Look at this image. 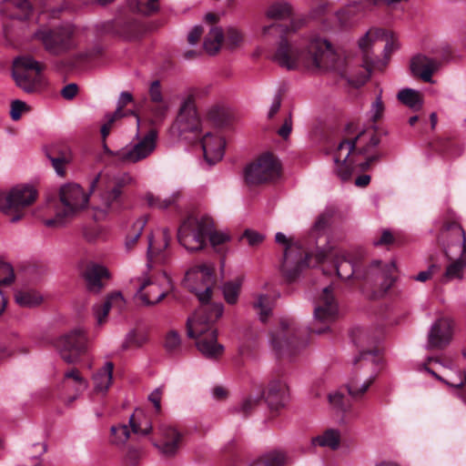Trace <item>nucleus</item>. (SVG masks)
<instances>
[{
	"instance_id": "423d86ee",
	"label": "nucleus",
	"mask_w": 466,
	"mask_h": 466,
	"mask_svg": "<svg viewBox=\"0 0 466 466\" xmlns=\"http://www.w3.org/2000/svg\"><path fill=\"white\" fill-rule=\"evenodd\" d=\"M351 339L359 349L360 355L355 359V364L363 361L370 362L374 367V374L362 384L355 379L350 380L347 385L349 394L355 399L360 398L374 382L382 364L380 350L378 347L379 338L371 336L367 330L357 328L351 332Z\"/></svg>"
},
{
	"instance_id": "e2e57ef3",
	"label": "nucleus",
	"mask_w": 466,
	"mask_h": 466,
	"mask_svg": "<svg viewBox=\"0 0 466 466\" xmlns=\"http://www.w3.org/2000/svg\"><path fill=\"white\" fill-rule=\"evenodd\" d=\"M385 106L381 96H378L371 105V121L373 124L380 121L384 114Z\"/></svg>"
},
{
	"instance_id": "9b49d317",
	"label": "nucleus",
	"mask_w": 466,
	"mask_h": 466,
	"mask_svg": "<svg viewBox=\"0 0 466 466\" xmlns=\"http://www.w3.org/2000/svg\"><path fill=\"white\" fill-rule=\"evenodd\" d=\"M314 259L316 264L330 261L332 270H335L337 276L341 279L354 277L362 280L365 268H361L357 259L350 254L329 248L328 249L319 250ZM322 271L324 275L331 274V269L326 268H323Z\"/></svg>"
},
{
	"instance_id": "a211bd4d",
	"label": "nucleus",
	"mask_w": 466,
	"mask_h": 466,
	"mask_svg": "<svg viewBox=\"0 0 466 466\" xmlns=\"http://www.w3.org/2000/svg\"><path fill=\"white\" fill-rule=\"evenodd\" d=\"M339 315V306L333 295L332 286L323 289L321 294L315 301L314 318L319 328L313 327L310 331L322 334L329 330V324L334 322Z\"/></svg>"
},
{
	"instance_id": "49530a36",
	"label": "nucleus",
	"mask_w": 466,
	"mask_h": 466,
	"mask_svg": "<svg viewBox=\"0 0 466 466\" xmlns=\"http://www.w3.org/2000/svg\"><path fill=\"white\" fill-rule=\"evenodd\" d=\"M179 192H176L168 198H160L159 197L154 196L152 193L146 195V200L150 208L167 209L171 207H175L177 198H179Z\"/></svg>"
},
{
	"instance_id": "a19ab883",
	"label": "nucleus",
	"mask_w": 466,
	"mask_h": 466,
	"mask_svg": "<svg viewBox=\"0 0 466 466\" xmlns=\"http://www.w3.org/2000/svg\"><path fill=\"white\" fill-rule=\"evenodd\" d=\"M147 221L148 216H142L134 222L126 238L125 247L127 250L130 251L135 248Z\"/></svg>"
},
{
	"instance_id": "e433bc0d",
	"label": "nucleus",
	"mask_w": 466,
	"mask_h": 466,
	"mask_svg": "<svg viewBox=\"0 0 466 466\" xmlns=\"http://www.w3.org/2000/svg\"><path fill=\"white\" fill-rule=\"evenodd\" d=\"M448 261H451V263L446 266V269L441 275L440 280L442 284L452 279H462L463 269L466 267V253H463V255H458L451 259L446 258V263Z\"/></svg>"
},
{
	"instance_id": "1a4fd4ad",
	"label": "nucleus",
	"mask_w": 466,
	"mask_h": 466,
	"mask_svg": "<svg viewBox=\"0 0 466 466\" xmlns=\"http://www.w3.org/2000/svg\"><path fill=\"white\" fill-rule=\"evenodd\" d=\"M270 341L279 359L292 360L307 344L306 330L295 319H283Z\"/></svg>"
},
{
	"instance_id": "f03ea898",
	"label": "nucleus",
	"mask_w": 466,
	"mask_h": 466,
	"mask_svg": "<svg viewBox=\"0 0 466 466\" xmlns=\"http://www.w3.org/2000/svg\"><path fill=\"white\" fill-rule=\"evenodd\" d=\"M298 28L299 25L295 22L273 23L263 27L264 35H270L273 31L280 35L273 61L289 71L301 68L309 71L326 69L343 75L345 61L335 52L327 39L313 35L309 43L302 46L288 38L287 35Z\"/></svg>"
},
{
	"instance_id": "bb28decb",
	"label": "nucleus",
	"mask_w": 466,
	"mask_h": 466,
	"mask_svg": "<svg viewBox=\"0 0 466 466\" xmlns=\"http://www.w3.org/2000/svg\"><path fill=\"white\" fill-rule=\"evenodd\" d=\"M46 154L57 175L64 177L66 175L65 167L72 160L70 147L65 143H56L46 148Z\"/></svg>"
},
{
	"instance_id": "f8f14e48",
	"label": "nucleus",
	"mask_w": 466,
	"mask_h": 466,
	"mask_svg": "<svg viewBox=\"0 0 466 466\" xmlns=\"http://www.w3.org/2000/svg\"><path fill=\"white\" fill-rule=\"evenodd\" d=\"M396 266L394 262L381 264L380 260H374L365 268L362 277L364 289L370 290L373 299L384 296L396 280Z\"/></svg>"
},
{
	"instance_id": "72a5a7b5",
	"label": "nucleus",
	"mask_w": 466,
	"mask_h": 466,
	"mask_svg": "<svg viewBox=\"0 0 466 466\" xmlns=\"http://www.w3.org/2000/svg\"><path fill=\"white\" fill-rule=\"evenodd\" d=\"M125 299L120 292H113L108 295L102 305L96 306L94 309L97 324L102 325L105 323L110 309H116L117 312H121L125 308Z\"/></svg>"
},
{
	"instance_id": "58836bf2",
	"label": "nucleus",
	"mask_w": 466,
	"mask_h": 466,
	"mask_svg": "<svg viewBox=\"0 0 466 466\" xmlns=\"http://www.w3.org/2000/svg\"><path fill=\"white\" fill-rule=\"evenodd\" d=\"M446 265V259L443 255H435L431 254L429 258V267L425 271H420L417 277L416 280L420 282H425L430 279L435 274L441 272L442 268Z\"/></svg>"
},
{
	"instance_id": "4468645a",
	"label": "nucleus",
	"mask_w": 466,
	"mask_h": 466,
	"mask_svg": "<svg viewBox=\"0 0 466 466\" xmlns=\"http://www.w3.org/2000/svg\"><path fill=\"white\" fill-rule=\"evenodd\" d=\"M213 226L212 218L203 217L198 219L195 217H187L181 223L177 231L179 243L187 250L198 251L206 247L207 233Z\"/></svg>"
},
{
	"instance_id": "052dcab7",
	"label": "nucleus",
	"mask_w": 466,
	"mask_h": 466,
	"mask_svg": "<svg viewBox=\"0 0 466 466\" xmlns=\"http://www.w3.org/2000/svg\"><path fill=\"white\" fill-rule=\"evenodd\" d=\"M30 110V107L27 106L26 103L21 101V100H14L11 103V110H10V116L11 118L15 121H17L21 118L22 114L24 112H27Z\"/></svg>"
},
{
	"instance_id": "0eeeda50",
	"label": "nucleus",
	"mask_w": 466,
	"mask_h": 466,
	"mask_svg": "<svg viewBox=\"0 0 466 466\" xmlns=\"http://www.w3.org/2000/svg\"><path fill=\"white\" fill-rule=\"evenodd\" d=\"M380 40L385 42L383 46L385 57H389L390 53L396 48V44L391 33L383 28H370L359 41V46L363 56V66L366 72L361 74L357 80H350L352 86L356 87L363 86L369 80L373 70H382L385 66V64L375 56L371 50L372 46Z\"/></svg>"
},
{
	"instance_id": "dca6fc26",
	"label": "nucleus",
	"mask_w": 466,
	"mask_h": 466,
	"mask_svg": "<svg viewBox=\"0 0 466 466\" xmlns=\"http://www.w3.org/2000/svg\"><path fill=\"white\" fill-rule=\"evenodd\" d=\"M438 245L445 259H451L466 253V236L461 226L455 220L445 219L437 237Z\"/></svg>"
},
{
	"instance_id": "37998d69",
	"label": "nucleus",
	"mask_w": 466,
	"mask_h": 466,
	"mask_svg": "<svg viewBox=\"0 0 466 466\" xmlns=\"http://www.w3.org/2000/svg\"><path fill=\"white\" fill-rule=\"evenodd\" d=\"M209 121L218 127H229L232 125L233 117L231 113L220 106H215L208 111Z\"/></svg>"
},
{
	"instance_id": "5701e85b",
	"label": "nucleus",
	"mask_w": 466,
	"mask_h": 466,
	"mask_svg": "<svg viewBox=\"0 0 466 466\" xmlns=\"http://www.w3.org/2000/svg\"><path fill=\"white\" fill-rule=\"evenodd\" d=\"M265 401L272 416L284 408L289 400L288 387L285 381L280 379L272 380L268 386L267 393L264 391Z\"/></svg>"
},
{
	"instance_id": "473e14b6",
	"label": "nucleus",
	"mask_w": 466,
	"mask_h": 466,
	"mask_svg": "<svg viewBox=\"0 0 466 466\" xmlns=\"http://www.w3.org/2000/svg\"><path fill=\"white\" fill-rule=\"evenodd\" d=\"M167 295V290H163L160 287L150 279L141 283L137 296L147 305H155L162 301Z\"/></svg>"
},
{
	"instance_id": "603ef678",
	"label": "nucleus",
	"mask_w": 466,
	"mask_h": 466,
	"mask_svg": "<svg viewBox=\"0 0 466 466\" xmlns=\"http://www.w3.org/2000/svg\"><path fill=\"white\" fill-rule=\"evenodd\" d=\"M149 96L152 102L157 104L156 115L161 116L167 110V106L163 103V96L161 92V86L158 80L152 82L149 88Z\"/></svg>"
},
{
	"instance_id": "c9c22d12",
	"label": "nucleus",
	"mask_w": 466,
	"mask_h": 466,
	"mask_svg": "<svg viewBox=\"0 0 466 466\" xmlns=\"http://www.w3.org/2000/svg\"><path fill=\"white\" fill-rule=\"evenodd\" d=\"M114 363L107 361L93 376L94 390L105 394L112 384Z\"/></svg>"
},
{
	"instance_id": "7ed1b4c3",
	"label": "nucleus",
	"mask_w": 466,
	"mask_h": 466,
	"mask_svg": "<svg viewBox=\"0 0 466 466\" xmlns=\"http://www.w3.org/2000/svg\"><path fill=\"white\" fill-rule=\"evenodd\" d=\"M186 279L201 281L203 290L194 287L192 292L200 301V307L187 320V335L196 341L198 350L208 359L222 355L224 347L218 342L216 321L222 316L223 305L210 302L216 282L214 268L208 264L196 266L186 273Z\"/></svg>"
},
{
	"instance_id": "6e6552de",
	"label": "nucleus",
	"mask_w": 466,
	"mask_h": 466,
	"mask_svg": "<svg viewBox=\"0 0 466 466\" xmlns=\"http://www.w3.org/2000/svg\"><path fill=\"white\" fill-rule=\"evenodd\" d=\"M78 28L72 24L41 26L34 35L44 49L55 56H64L78 47Z\"/></svg>"
},
{
	"instance_id": "69168bd1",
	"label": "nucleus",
	"mask_w": 466,
	"mask_h": 466,
	"mask_svg": "<svg viewBox=\"0 0 466 466\" xmlns=\"http://www.w3.org/2000/svg\"><path fill=\"white\" fill-rule=\"evenodd\" d=\"M356 5L358 8L363 12H372L383 6V0H360Z\"/></svg>"
},
{
	"instance_id": "3c124183",
	"label": "nucleus",
	"mask_w": 466,
	"mask_h": 466,
	"mask_svg": "<svg viewBox=\"0 0 466 466\" xmlns=\"http://www.w3.org/2000/svg\"><path fill=\"white\" fill-rule=\"evenodd\" d=\"M285 455L279 451H271L256 460L250 466H283Z\"/></svg>"
},
{
	"instance_id": "338daca9",
	"label": "nucleus",
	"mask_w": 466,
	"mask_h": 466,
	"mask_svg": "<svg viewBox=\"0 0 466 466\" xmlns=\"http://www.w3.org/2000/svg\"><path fill=\"white\" fill-rule=\"evenodd\" d=\"M226 39L231 47H236L242 42L243 37L238 30L230 27L227 30Z\"/></svg>"
},
{
	"instance_id": "aec40b11",
	"label": "nucleus",
	"mask_w": 466,
	"mask_h": 466,
	"mask_svg": "<svg viewBox=\"0 0 466 466\" xmlns=\"http://www.w3.org/2000/svg\"><path fill=\"white\" fill-rule=\"evenodd\" d=\"M86 333L82 329H75L61 336L56 342L61 358L67 363L76 362L87 350Z\"/></svg>"
},
{
	"instance_id": "a878e982",
	"label": "nucleus",
	"mask_w": 466,
	"mask_h": 466,
	"mask_svg": "<svg viewBox=\"0 0 466 466\" xmlns=\"http://www.w3.org/2000/svg\"><path fill=\"white\" fill-rule=\"evenodd\" d=\"M205 160L209 165L220 161L224 155L226 141L222 137L208 132L201 139Z\"/></svg>"
},
{
	"instance_id": "39448f33",
	"label": "nucleus",
	"mask_w": 466,
	"mask_h": 466,
	"mask_svg": "<svg viewBox=\"0 0 466 466\" xmlns=\"http://www.w3.org/2000/svg\"><path fill=\"white\" fill-rule=\"evenodd\" d=\"M142 32L141 23L131 15H119L112 20L98 22L92 26L93 44L74 56L76 63H86L100 58L105 51L106 37L134 39Z\"/></svg>"
},
{
	"instance_id": "79ce46f5",
	"label": "nucleus",
	"mask_w": 466,
	"mask_h": 466,
	"mask_svg": "<svg viewBox=\"0 0 466 466\" xmlns=\"http://www.w3.org/2000/svg\"><path fill=\"white\" fill-rule=\"evenodd\" d=\"M340 433L338 430L328 429L322 434L313 439V443L320 447H328L332 451L339 449L340 445Z\"/></svg>"
},
{
	"instance_id": "bf43d9fd",
	"label": "nucleus",
	"mask_w": 466,
	"mask_h": 466,
	"mask_svg": "<svg viewBox=\"0 0 466 466\" xmlns=\"http://www.w3.org/2000/svg\"><path fill=\"white\" fill-rule=\"evenodd\" d=\"M14 279L13 268L8 263L0 261V285H10Z\"/></svg>"
},
{
	"instance_id": "774afa93",
	"label": "nucleus",
	"mask_w": 466,
	"mask_h": 466,
	"mask_svg": "<svg viewBox=\"0 0 466 466\" xmlns=\"http://www.w3.org/2000/svg\"><path fill=\"white\" fill-rule=\"evenodd\" d=\"M394 242V237L389 229H384L381 235L372 241L375 247L388 246Z\"/></svg>"
},
{
	"instance_id": "8fccbe9b",
	"label": "nucleus",
	"mask_w": 466,
	"mask_h": 466,
	"mask_svg": "<svg viewBox=\"0 0 466 466\" xmlns=\"http://www.w3.org/2000/svg\"><path fill=\"white\" fill-rule=\"evenodd\" d=\"M208 237L210 245L214 248V250L219 254L226 253V243L230 239L229 236L221 231H218L214 229V225L208 233H207V238Z\"/></svg>"
},
{
	"instance_id": "6e6d98bb",
	"label": "nucleus",
	"mask_w": 466,
	"mask_h": 466,
	"mask_svg": "<svg viewBox=\"0 0 466 466\" xmlns=\"http://www.w3.org/2000/svg\"><path fill=\"white\" fill-rule=\"evenodd\" d=\"M130 431L127 425L112 426L111 441L115 444H123L129 438Z\"/></svg>"
},
{
	"instance_id": "864d4df0",
	"label": "nucleus",
	"mask_w": 466,
	"mask_h": 466,
	"mask_svg": "<svg viewBox=\"0 0 466 466\" xmlns=\"http://www.w3.org/2000/svg\"><path fill=\"white\" fill-rule=\"evenodd\" d=\"M291 6L288 3H275L271 5L268 11L267 15L271 19L283 20L291 15Z\"/></svg>"
},
{
	"instance_id": "4d7b16f0",
	"label": "nucleus",
	"mask_w": 466,
	"mask_h": 466,
	"mask_svg": "<svg viewBox=\"0 0 466 466\" xmlns=\"http://www.w3.org/2000/svg\"><path fill=\"white\" fill-rule=\"evenodd\" d=\"M133 101V96L129 92H122L118 100L117 108L113 115L119 118L128 115H135L133 110L124 111V107Z\"/></svg>"
},
{
	"instance_id": "a18cd8bd",
	"label": "nucleus",
	"mask_w": 466,
	"mask_h": 466,
	"mask_svg": "<svg viewBox=\"0 0 466 466\" xmlns=\"http://www.w3.org/2000/svg\"><path fill=\"white\" fill-rule=\"evenodd\" d=\"M15 302L21 307L32 308L38 306L42 300V296L34 289L18 290L15 294Z\"/></svg>"
},
{
	"instance_id": "09e8293b",
	"label": "nucleus",
	"mask_w": 466,
	"mask_h": 466,
	"mask_svg": "<svg viewBox=\"0 0 466 466\" xmlns=\"http://www.w3.org/2000/svg\"><path fill=\"white\" fill-rule=\"evenodd\" d=\"M242 279L238 278L235 280L225 282L223 285V296L227 303L236 304L240 293Z\"/></svg>"
},
{
	"instance_id": "f704fd0d",
	"label": "nucleus",
	"mask_w": 466,
	"mask_h": 466,
	"mask_svg": "<svg viewBox=\"0 0 466 466\" xmlns=\"http://www.w3.org/2000/svg\"><path fill=\"white\" fill-rule=\"evenodd\" d=\"M154 413L143 409H137L129 420L131 431L135 434L147 436L152 431V420Z\"/></svg>"
},
{
	"instance_id": "de8ad7c7",
	"label": "nucleus",
	"mask_w": 466,
	"mask_h": 466,
	"mask_svg": "<svg viewBox=\"0 0 466 466\" xmlns=\"http://www.w3.org/2000/svg\"><path fill=\"white\" fill-rule=\"evenodd\" d=\"M358 5L356 4L347 5L336 13V19L341 28H348L353 25L354 17L358 11Z\"/></svg>"
},
{
	"instance_id": "0e129e2a",
	"label": "nucleus",
	"mask_w": 466,
	"mask_h": 466,
	"mask_svg": "<svg viewBox=\"0 0 466 466\" xmlns=\"http://www.w3.org/2000/svg\"><path fill=\"white\" fill-rule=\"evenodd\" d=\"M163 390L161 388L156 389L153 392H151L148 396V400L153 404L154 407V415L155 417L161 414V400H162Z\"/></svg>"
},
{
	"instance_id": "f257e3e1",
	"label": "nucleus",
	"mask_w": 466,
	"mask_h": 466,
	"mask_svg": "<svg viewBox=\"0 0 466 466\" xmlns=\"http://www.w3.org/2000/svg\"><path fill=\"white\" fill-rule=\"evenodd\" d=\"M132 181L128 174L110 177L100 173L90 184V200L78 184H66L60 187L57 197L48 198L53 205L55 217L46 219L45 225L49 228L61 227L87 204L94 210L93 218L96 221L116 214L127 207L125 188Z\"/></svg>"
},
{
	"instance_id": "4be33fe9",
	"label": "nucleus",
	"mask_w": 466,
	"mask_h": 466,
	"mask_svg": "<svg viewBox=\"0 0 466 466\" xmlns=\"http://www.w3.org/2000/svg\"><path fill=\"white\" fill-rule=\"evenodd\" d=\"M453 324L450 319L441 318L434 322L429 335L428 347L431 350L445 349L452 339Z\"/></svg>"
},
{
	"instance_id": "13d9d810",
	"label": "nucleus",
	"mask_w": 466,
	"mask_h": 466,
	"mask_svg": "<svg viewBox=\"0 0 466 466\" xmlns=\"http://www.w3.org/2000/svg\"><path fill=\"white\" fill-rule=\"evenodd\" d=\"M329 401L330 405L341 411H347L350 409V401L340 392H334L329 394Z\"/></svg>"
},
{
	"instance_id": "20e7f679",
	"label": "nucleus",
	"mask_w": 466,
	"mask_h": 466,
	"mask_svg": "<svg viewBox=\"0 0 466 466\" xmlns=\"http://www.w3.org/2000/svg\"><path fill=\"white\" fill-rule=\"evenodd\" d=\"M379 143L377 129L364 130L352 139H342L334 154L336 173L340 179L343 181L350 179L356 167L368 170L379 159L377 155H369L371 148Z\"/></svg>"
},
{
	"instance_id": "393cba45",
	"label": "nucleus",
	"mask_w": 466,
	"mask_h": 466,
	"mask_svg": "<svg viewBox=\"0 0 466 466\" xmlns=\"http://www.w3.org/2000/svg\"><path fill=\"white\" fill-rule=\"evenodd\" d=\"M0 14L8 19L25 21L33 14V6L28 0H3Z\"/></svg>"
},
{
	"instance_id": "cd10ccee",
	"label": "nucleus",
	"mask_w": 466,
	"mask_h": 466,
	"mask_svg": "<svg viewBox=\"0 0 466 466\" xmlns=\"http://www.w3.org/2000/svg\"><path fill=\"white\" fill-rule=\"evenodd\" d=\"M161 441L159 443H154L159 451L166 456H173L178 451L181 441V433L170 425H162L159 428Z\"/></svg>"
},
{
	"instance_id": "b1692460",
	"label": "nucleus",
	"mask_w": 466,
	"mask_h": 466,
	"mask_svg": "<svg viewBox=\"0 0 466 466\" xmlns=\"http://www.w3.org/2000/svg\"><path fill=\"white\" fill-rule=\"evenodd\" d=\"M170 233L167 228L161 233V243H157L155 237L150 234L147 238V263L150 267L154 264H163L167 259L166 248L170 241Z\"/></svg>"
},
{
	"instance_id": "2f4dec72",
	"label": "nucleus",
	"mask_w": 466,
	"mask_h": 466,
	"mask_svg": "<svg viewBox=\"0 0 466 466\" xmlns=\"http://www.w3.org/2000/svg\"><path fill=\"white\" fill-rule=\"evenodd\" d=\"M335 214V209L333 208H326L316 219L311 231H310V238L315 239V244L317 248V251L324 249L320 248L319 238H323V245L327 243L328 238L326 237L327 230L330 225L331 218ZM318 252H316L317 254Z\"/></svg>"
},
{
	"instance_id": "c85d7f7f",
	"label": "nucleus",
	"mask_w": 466,
	"mask_h": 466,
	"mask_svg": "<svg viewBox=\"0 0 466 466\" xmlns=\"http://www.w3.org/2000/svg\"><path fill=\"white\" fill-rule=\"evenodd\" d=\"M205 18L206 21L213 26L204 39L203 48L208 54L215 55L220 50L221 45L225 39V35L221 28L215 26L218 21V16L216 14L208 13L206 15Z\"/></svg>"
},
{
	"instance_id": "412c9836",
	"label": "nucleus",
	"mask_w": 466,
	"mask_h": 466,
	"mask_svg": "<svg viewBox=\"0 0 466 466\" xmlns=\"http://www.w3.org/2000/svg\"><path fill=\"white\" fill-rule=\"evenodd\" d=\"M175 127L181 135L189 132L196 137L199 136L201 122L196 108L195 99L192 96H188L183 102L177 116Z\"/></svg>"
},
{
	"instance_id": "7c9ffc66",
	"label": "nucleus",
	"mask_w": 466,
	"mask_h": 466,
	"mask_svg": "<svg viewBox=\"0 0 466 466\" xmlns=\"http://www.w3.org/2000/svg\"><path fill=\"white\" fill-rule=\"evenodd\" d=\"M84 277L87 289L97 293L104 288V280L109 278V273L103 266L90 262L84 270Z\"/></svg>"
},
{
	"instance_id": "680f3d73",
	"label": "nucleus",
	"mask_w": 466,
	"mask_h": 466,
	"mask_svg": "<svg viewBox=\"0 0 466 466\" xmlns=\"http://www.w3.org/2000/svg\"><path fill=\"white\" fill-rule=\"evenodd\" d=\"M181 339L178 333L175 330H170L165 339V348L169 352L176 351L180 347Z\"/></svg>"
},
{
	"instance_id": "ea45409f",
	"label": "nucleus",
	"mask_w": 466,
	"mask_h": 466,
	"mask_svg": "<svg viewBox=\"0 0 466 466\" xmlns=\"http://www.w3.org/2000/svg\"><path fill=\"white\" fill-rule=\"evenodd\" d=\"M128 7L133 13L149 16L159 10V0H129Z\"/></svg>"
},
{
	"instance_id": "f3484780",
	"label": "nucleus",
	"mask_w": 466,
	"mask_h": 466,
	"mask_svg": "<svg viewBox=\"0 0 466 466\" xmlns=\"http://www.w3.org/2000/svg\"><path fill=\"white\" fill-rule=\"evenodd\" d=\"M157 132L150 129L137 143L109 154L115 160L124 164H135L148 157L157 147Z\"/></svg>"
},
{
	"instance_id": "ddd939ff",
	"label": "nucleus",
	"mask_w": 466,
	"mask_h": 466,
	"mask_svg": "<svg viewBox=\"0 0 466 466\" xmlns=\"http://www.w3.org/2000/svg\"><path fill=\"white\" fill-rule=\"evenodd\" d=\"M37 198V191L28 185L14 187L9 191H0V210L11 216V221L20 220L24 209L31 206Z\"/></svg>"
},
{
	"instance_id": "9d476101",
	"label": "nucleus",
	"mask_w": 466,
	"mask_h": 466,
	"mask_svg": "<svg viewBox=\"0 0 466 466\" xmlns=\"http://www.w3.org/2000/svg\"><path fill=\"white\" fill-rule=\"evenodd\" d=\"M46 66L33 56H18L13 61L12 76L16 86L25 93H36L47 86L44 75Z\"/></svg>"
},
{
	"instance_id": "4c0bfd02",
	"label": "nucleus",
	"mask_w": 466,
	"mask_h": 466,
	"mask_svg": "<svg viewBox=\"0 0 466 466\" xmlns=\"http://www.w3.org/2000/svg\"><path fill=\"white\" fill-rule=\"evenodd\" d=\"M398 100L404 106L410 107L413 111H419L423 106V96L420 92L411 89L403 88L397 95Z\"/></svg>"
},
{
	"instance_id": "c03bdc74",
	"label": "nucleus",
	"mask_w": 466,
	"mask_h": 466,
	"mask_svg": "<svg viewBox=\"0 0 466 466\" xmlns=\"http://www.w3.org/2000/svg\"><path fill=\"white\" fill-rule=\"evenodd\" d=\"M264 398V390L259 389L257 392H251L238 407L235 409L237 413H241L245 418L248 417L258 406Z\"/></svg>"
},
{
	"instance_id": "6ab92c4d",
	"label": "nucleus",
	"mask_w": 466,
	"mask_h": 466,
	"mask_svg": "<svg viewBox=\"0 0 466 466\" xmlns=\"http://www.w3.org/2000/svg\"><path fill=\"white\" fill-rule=\"evenodd\" d=\"M312 256L298 245L285 247L280 266L282 276L288 282L296 280L310 266Z\"/></svg>"
},
{
	"instance_id": "2eb2a0df",
	"label": "nucleus",
	"mask_w": 466,
	"mask_h": 466,
	"mask_svg": "<svg viewBox=\"0 0 466 466\" xmlns=\"http://www.w3.org/2000/svg\"><path fill=\"white\" fill-rule=\"evenodd\" d=\"M280 175V164L271 153H264L244 169V180L248 187L274 181Z\"/></svg>"
},
{
	"instance_id": "c756f323",
	"label": "nucleus",
	"mask_w": 466,
	"mask_h": 466,
	"mask_svg": "<svg viewBox=\"0 0 466 466\" xmlns=\"http://www.w3.org/2000/svg\"><path fill=\"white\" fill-rule=\"evenodd\" d=\"M439 66L440 63L437 60L422 55L414 56L410 66L412 74L427 83L431 82L432 75L438 70Z\"/></svg>"
},
{
	"instance_id": "5fc2aeb1",
	"label": "nucleus",
	"mask_w": 466,
	"mask_h": 466,
	"mask_svg": "<svg viewBox=\"0 0 466 466\" xmlns=\"http://www.w3.org/2000/svg\"><path fill=\"white\" fill-rule=\"evenodd\" d=\"M253 306L258 310L261 321L265 322L271 313V300L267 295H259L253 302Z\"/></svg>"
}]
</instances>
